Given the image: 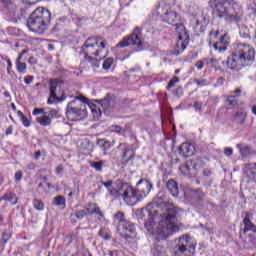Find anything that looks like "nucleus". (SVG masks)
Masks as SVG:
<instances>
[{
  "label": "nucleus",
  "instance_id": "f257e3e1",
  "mask_svg": "<svg viewBox=\"0 0 256 256\" xmlns=\"http://www.w3.org/2000/svg\"><path fill=\"white\" fill-rule=\"evenodd\" d=\"M181 209L175 206L167 195L158 193L152 203L141 210L142 219L145 222V229L151 233L156 241H165L179 231L177 213Z\"/></svg>",
  "mask_w": 256,
  "mask_h": 256
},
{
  "label": "nucleus",
  "instance_id": "f03ea898",
  "mask_svg": "<svg viewBox=\"0 0 256 256\" xmlns=\"http://www.w3.org/2000/svg\"><path fill=\"white\" fill-rule=\"evenodd\" d=\"M213 17L226 23H239L243 19V7L235 0H210Z\"/></svg>",
  "mask_w": 256,
  "mask_h": 256
},
{
  "label": "nucleus",
  "instance_id": "7ed1b4c3",
  "mask_svg": "<svg viewBox=\"0 0 256 256\" xmlns=\"http://www.w3.org/2000/svg\"><path fill=\"white\" fill-rule=\"evenodd\" d=\"M51 23V12L45 8H37L27 19V27L33 33L43 34Z\"/></svg>",
  "mask_w": 256,
  "mask_h": 256
},
{
  "label": "nucleus",
  "instance_id": "20e7f679",
  "mask_svg": "<svg viewBox=\"0 0 256 256\" xmlns=\"http://www.w3.org/2000/svg\"><path fill=\"white\" fill-rule=\"evenodd\" d=\"M87 99L84 96H76L74 100L68 103L66 108V116L69 121H81L87 117Z\"/></svg>",
  "mask_w": 256,
  "mask_h": 256
},
{
  "label": "nucleus",
  "instance_id": "39448f33",
  "mask_svg": "<svg viewBox=\"0 0 256 256\" xmlns=\"http://www.w3.org/2000/svg\"><path fill=\"white\" fill-rule=\"evenodd\" d=\"M114 225H117V231L124 233L126 239H135L137 237L135 224L127 220L125 213L118 211L114 214Z\"/></svg>",
  "mask_w": 256,
  "mask_h": 256
},
{
  "label": "nucleus",
  "instance_id": "423d86ee",
  "mask_svg": "<svg viewBox=\"0 0 256 256\" xmlns=\"http://www.w3.org/2000/svg\"><path fill=\"white\" fill-rule=\"evenodd\" d=\"M117 47H133L134 51H145V40L139 27L135 28L131 35L126 36L120 41Z\"/></svg>",
  "mask_w": 256,
  "mask_h": 256
},
{
  "label": "nucleus",
  "instance_id": "0eeeda50",
  "mask_svg": "<svg viewBox=\"0 0 256 256\" xmlns=\"http://www.w3.org/2000/svg\"><path fill=\"white\" fill-rule=\"evenodd\" d=\"M117 197L123 199L126 205H137L141 200L139 196V190L131 187L127 183H122L121 186L118 188V191H115Z\"/></svg>",
  "mask_w": 256,
  "mask_h": 256
},
{
  "label": "nucleus",
  "instance_id": "6e6552de",
  "mask_svg": "<svg viewBox=\"0 0 256 256\" xmlns=\"http://www.w3.org/2000/svg\"><path fill=\"white\" fill-rule=\"evenodd\" d=\"M205 161H207V158L196 157L195 159H189L179 167V170L185 177H197L199 169L205 167Z\"/></svg>",
  "mask_w": 256,
  "mask_h": 256
},
{
  "label": "nucleus",
  "instance_id": "1a4fd4ad",
  "mask_svg": "<svg viewBox=\"0 0 256 256\" xmlns=\"http://www.w3.org/2000/svg\"><path fill=\"white\" fill-rule=\"evenodd\" d=\"M174 256H192L195 254V245L191 242V237L181 236L173 248Z\"/></svg>",
  "mask_w": 256,
  "mask_h": 256
},
{
  "label": "nucleus",
  "instance_id": "9d476101",
  "mask_svg": "<svg viewBox=\"0 0 256 256\" xmlns=\"http://www.w3.org/2000/svg\"><path fill=\"white\" fill-rule=\"evenodd\" d=\"M85 59L91 57L90 55H95V57H99L105 51V41H101V38H88L84 46L82 47Z\"/></svg>",
  "mask_w": 256,
  "mask_h": 256
},
{
  "label": "nucleus",
  "instance_id": "9b49d317",
  "mask_svg": "<svg viewBox=\"0 0 256 256\" xmlns=\"http://www.w3.org/2000/svg\"><path fill=\"white\" fill-rule=\"evenodd\" d=\"M234 51L236 52V55L239 57L244 67H247L249 63H253V61H255V48L249 44H237Z\"/></svg>",
  "mask_w": 256,
  "mask_h": 256
},
{
  "label": "nucleus",
  "instance_id": "f8f14e48",
  "mask_svg": "<svg viewBox=\"0 0 256 256\" xmlns=\"http://www.w3.org/2000/svg\"><path fill=\"white\" fill-rule=\"evenodd\" d=\"M50 96L48 99V105H53V103H61V101H65L67 96L63 94L59 97V93H61V82L58 80H50L49 83Z\"/></svg>",
  "mask_w": 256,
  "mask_h": 256
},
{
  "label": "nucleus",
  "instance_id": "ddd939ff",
  "mask_svg": "<svg viewBox=\"0 0 256 256\" xmlns=\"http://www.w3.org/2000/svg\"><path fill=\"white\" fill-rule=\"evenodd\" d=\"M160 11H161V19L164 21V23H168L169 25H173L177 19H179V16L177 15V12L173 11L171 9V5L166 4L160 5Z\"/></svg>",
  "mask_w": 256,
  "mask_h": 256
},
{
  "label": "nucleus",
  "instance_id": "4468645a",
  "mask_svg": "<svg viewBox=\"0 0 256 256\" xmlns=\"http://www.w3.org/2000/svg\"><path fill=\"white\" fill-rule=\"evenodd\" d=\"M223 65H226L228 69H231L232 71H239L241 67H245L237 53L233 52L231 56L228 57L226 63L223 62Z\"/></svg>",
  "mask_w": 256,
  "mask_h": 256
},
{
  "label": "nucleus",
  "instance_id": "2eb2a0df",
  "mask_svg": "<svg viewBox=\"0 0 256 256\" xmlns=\"http://www.w3.org/2000/svg\"><path fill=\"white\" fill-rule=\"evenodd\" d=\"M137 187H138L137 191H138L139 197L143 201L145 197H147V195L151 193V189H153V184H151L149 180L141 179L137 183Z\"/></svg>",
  "mask_w": 256,
  "mask_h": 256
},
{
  "label": "nucleus",
  "instance_id": "dca6fc26",
  "mask_svg": "<svg viewBox=\"0 0 256 256\" xmlns=\"http://www.w3.org/2000/svg\"><path fill=\"white\" fill-rule=\"evenodd\" d=\"M179 153L182 157H192L195 155V146L191 143H183L179 147Z\"/></svg>",
  "mask_w": 256,
  "mask_h": 256
},
{
  "label": "nucleus",
  "instance_id": "f3484780",
  "mask_svg": "<svg viewBox=\"0 0 256 256\" xmlns=\"http://www.w3.org/2000/svg\"><path fill=\"white\" fill-rule=\"evenodd\" d=\"M86 211H88V215H98V220L102 221L105 217V214L103 211H101V208L97 206L96 203H88V206L86 207Z\"/></svg>",
  "mask_w": 256,
  "mask_h": 256
},
{
  "label": "nucleus",
  "instance_id": "a211bd4d",
  "mask_svg": "<svg viewBox=\"0 0 256 256\" xmlns=\"http://www.w3.org/2000/svg\"><path fill=\"white\" fill-rule=\"evenodd\" d=\"M244 178L248 179V183H256V163L249 164L244 171Z\"/></svg>",
  "mask_w": 256,
  "mask_h": 256
},
{
  "label": "nucleus",
  "instance_id": "6ab92c4d",
  "mask_svg": "<svg viewBox=\"0 0 256 256\" xmlns=\"http://www.w3.org/2000/svg\"><path fill=\"white\" fill-rule=\"evenodd\" d=\"M189 197L192 199V201H198V203H201L203 202V199H205V193H203V191L200 189L190 190L185 193V198L189 199Z\"/></svg>",
  "mask_w": 256,
  "mask_h": 256
},
{
  "label": "nucleus",
  "instance_id": "aec40b11",
  "mask_svg": "<svg viewBox=\"0 0 256 256\" xmlns=\"http://www.w3.org/2000/svg\"><path fill=\"white\" fill-rule=\"evenodd\" d=\"M166 187L172 197H179V186L177 185V182L175 180H168V182L166 183Z\"/></svg>",
  "mask_w": 256,
  "mask_h": 256
},
{
  "label": "nucleus",
  "instance_id": "412c9836",
  "mask_svg": "<svg viewBox=\"0 0 256 256\" xmlns=\"http://www.w3.org/2000/svg\"><path fill=\"white\" fill-rule=\"evenodd\" d=\"M176 32L178 33V39H180V41H189V34H187V30L182 23L176 24Z\"/></svg>",
  "mask_w": 256,
  "mask_h": 256
},
{
  "label": "nucleus",
  "instance_id": "4be33fe9",
  "mask_svg": "<svg viewBox=\"0 0 256 256\" xmlns=\"http://www.w3.org/2000/svg\"><path fill=\"white\" fill-rule=\"evenodd\" d=\"M0 3H2L3 7L8 9L9 13H11L13 17L17 15V5H15L11 0H0Z\"/></svg>",
  "mask_w": 256,
  "mask_h": 256
},
{
  "label": "nucleus",
  "instance_id": "5701e85b",
  "mask_svg": "<svg viewBox=\"0 0 256 256\" xmlns=\"http://www.w3.org/2000/svg\"><path fill=\"white\" fill-rule=\"evenodd\" d=\"M132 159H135V151L133 148H126L125 152L122 155V163L123 165H127L129 161H132Z\"/></svg>",
  "mask_w": 256,
  "mask_h": 256
},
{
  "label": "nucleus",
  "instance_id": "b1692460",
  "mask_svg": "<svg viewBox=\"0 0 256 256\" xmlns=\"http://www.w3.org/2000/svg\"><path fill=\"white\" fill-rule=\"evenodd\" d=\"M189 40H181L178 39L176 46L174 48V55H181V53H183V51H185V49L187 48V43Z\"/></svg>",
  "mask_w": 256,
  "mask_h": 256
},
{
  "label": "nucleus",
  "instance_id": "393cba45",
  "mask_svg": "<svg viewBox=\"0 0 256 256\" xmlns=\"http://www.w3.org/2000/svg\"><path fill=\"white\" fill-rule=\"evenodd\" d=\"M237 149L240 151L241 157L245 159V157H249L251 155V147L245 144H237Z\"/></svg>",
  "mask_w": 256,
  "mask_h": 256
},
{
  "label": "nucleus",
  "instance_id": "a878e982",
  "mask_svg": "<svg viewBox=\"0 0 256 256\" xmlns=\"http://www.w3.org/2000/svg\"><path fill=\"white\" fill-rule=\"evenodd\" d=\"M105 57H107V53L100 54V57L96 59L91 58V56H88L86 59L88 63L91 65V67L99 69V61H102V59H105Z\"/></svg>",
  "mask_w": 256,
  "mask_h": 256
},
{
  "label": "nucleus",
  "instance_id": "bb28decb",
  "mask_svg": "<svg viewBox=\"0 0 256 256\" xmlns=\"http://www.w3.org/2000/svg\"><path fill=\"white\" fill-rule=\"evenodd\" d=\"M36 121L42 125V127H49V125H51V118H49L47 112H44L42 117H37Z\"/></svg>",
  "mask_w": 256,
  "mask_h": 256
},
{
  "label": "nucleus",
  "instance_id": "cd10ccee",
  "mask_svg": "<svg viewBox=\"0 0 256 256\" xmlns=\"http://www.w3.org/2000/svg\"><path fill=\"white\" fill-rule=\"evenodd\" d=\"M97 145L103 149V151H109L111 149V142L106 139H98Z\"/></svg>",
  "mask_w": 256,
  "mask_h": 256
},
{
  "label": "nucleus",
  "instance_id": "c85d7f7f",
  "mask_svg": "<svg viewBox=\"0 0 256 256\" xmlns=\"http://www.w3.org/2000/svg\"><path fill=\"white\" fill-rule=\"evenodd\" d=\"M65 203H66L65 197L56 196L53 199L52 205H55L56 207H65Z\"/></svg>",
  "mask_w": 256,
  "mask_h": 256
},
{
  "label": "nucleus",
  "instance_id": "c756f323",
  "mask_svg": "<svg viewBox=\"0 0 256 256\" xmlns=\"http://www.w3.org/2000/svg\"><path fill=\"white\" fill-rule=\"evenodd\" d=\"M103 165H104L103 161L90 162V167H92V169H95V171H98L99 173H101V171H103Z\"/></svg>",
  "mask_w": 256,
  "mask_h": 256
},
{
  "label": "nucleus",
  "instance_id": "7c9ffc66",
  "mask_svg": "<svg viewBox=\"0 0 256 256\" xmlns=\"http://www.w3.org/2000/svg\"><path fill=\"white\" fill-rule=\"evenodd\" d=\"M18 117L20 118V121H22L24 127H30L31 122L29 121V119L25 116V114H23V112H21V110H19L17 112Z\"/></svg>",
  "mask_w": 256,
  "mask_h": 256
},
{
  "label": "nucleus",
  "instance_id": "2f4dec72",
  "mask_svg": "<svg viewBox=\"0 0 256 256\" xmlns=\"http://www.w3.org/2000/svg\"><path fill=\"white\" fill-rule=\"evenodd\" d=\"M33 207L34 209H36V211H43L45 209V204L43 203V201L39 199H34Z\"/></svg>",
  "mask_w": 256,
  "mask_h": 256
},
{
  "label": "nucleus",
  "instance_id": "473e14b6",
  "mask_svg": "<svg viewBox=\"0 0 256 256\" xmlns=\"http://www.w3.org/2000/svg\"><path fill=\"white\" fill-rule=\"evenodd\" d=\"M18 73H27V64L25 62H15Z\"/></svg>",
  "mask_w": 256,
  "mask_h": 256
},
{
  "label": "nucleus",
  "instance_id": "72a5a7b5",
  "mask_svg": "<svg viewBox=\"0 0 256 256\" xmlns=\"http://www.w3.org/2000/svg\"><path fill=\"white\" fill-rule=\"evenodd\" d=\"M87 215H89V210H87V208H84L82 210H78L75 213V217L78 219H85V217H87Z\"/></svg>",
  "mask_w": 256,
  "mask_h": 256
},
{
  "label": "nucleus",
  "instance_id": "f704fd0d",
  "mask_svg": "<svg viewBox=\"0 0 256 256\" xmlns=\"http://www.w3.org/2000/svg\"><path fill=\"white\" fill-rule=\"evenodd\" d=\"M244 223V233H247L251 231V227L253 226V222H251V219H249L247 216L243 219Z\"/></svg>",
  "mask_w": 256,
  "mask_h": 256
},
{
  "label": "nucleus",
  "instance_id": "c9c22d12",
  "mask_svg": "<svg viewBox=\"0 0 256 256\" xmlns=\"http://www.w3.org/2000/svg\"><path fill=\"white\" fill-rule=\"evenodd\" d=\"M213 48L215 49V51H218V53H225V51H227V46L221 43H214Z\"/></svg>",
  "mask_w": 256,
  "mask_h": 256
},
{
  "label": "nucleus",
  "instance_id": "e433bc0d",
  "mask_svg": "<svg viewBox=\"0 0 256 256\" xmlns=\"http://www.w3.org/2000/svg\"><path fill=\"white\" fill-rule=\"evenodd\" d=\"M5 201H9L12 205H17V196L15 194H8L3 197Z\"/></svg>",
  "mask_w": 256,
  "mask_h": 256
},
{
  "label": "nucleus",
  "instance_id": "4c0bfd02",
  "mask_svg": "<svg viewBox=\"0 0 256 256\" xmlns=\"http://www.w3.org/2000/svg\"><path fill=\"white\" fill-rule=\"evenodd\" d=\"M226 103L229 105V107H236L237 98H235L233 95L227 96Z\"/></svg>",
  "mask_w": 256,
  "mask_h": 256
},
{
  "label": "nucleus",
  "instance_id": "58836bf2",
  "mask_svg": "<svg viewBox=\"0 0 256 256\" xmlns=\"http://www.w3.org/2000/svg\"><path fill=\"white\" fill-rule=\"evenodd\" d=\"M240 36L243 37V39H249L251 37V34L249 33V28L244 26L240 29Z\"/></svg>",
  "mask_w": 256,
  "mask_h": 256
},
{
  "label": "nucleus",
  "instance_id": "ea45409f",
  "mask_svg": "<svg viewBox=\"0 0 256 256\" xmlns=\"http://www.w3.org/2000/svg\"><path fill=\"white\" fill-rule=\"evenodd\" d=\"M110 131L112 133H120V135H122V133H125V129H123V127H121L119 125L110 126Z\"/></svg>",
  "mask_w": 256,
  "mask_h": 256
},
{
  "label": "nucleus",
  "instance_id": "a19ab883",
  "mask_svg": "<svg viewBox=\"0 0 256 256\" xmlns=\"http://www.w3.org/2000/svg\"><path fill=\"white\" fill-rule=\"evenodd\" d=\"M91 112L94 116V119H99L101 117V108H97V106L90 107Z\"/></svg>",
  "mask_w": 256,
  "mask_h": 256
},
{
  "label": "nucleus",
  "instance_id": "79ce46f5",
  "mask_svg": "<svg viewBox=\"0 0 256 256\" xmlns=\"http://www.w3.org/2000/svg\"><path fill=\"white\" fill-rule=\"evenodd\" d=\"M113 65V58H108L103 62V69H105V71H109V69H111V66Z\"/></svg>",
  "mask_w": 256,
  "mask_h": 256
},
{
  "label": "nucleus",
  "instance_id": "37998d69",
  "mask_svg": "<svg viewBox=\"0 0 256 256\" xmlns=\"http://www.w3.org/2000/svg\"><path fill=\"white\" fill-rule=\"evenodd\" d=\"M176 83H179V77L174 76V77L168 82L167 89H171V88L175 87Z\"/></svg>",
  "mask_w": 256,
  "mask_h": 256
},
{
  "label": "nucleus",
  "instance_id": "c03bdc74",
  "mask_svg": "<svg viewBox=\"0 0 256 256\" xmlns=\"http://www.w3.org/2000/svg\"><path fill=\"white\" fill-rule=\"evenodd\" d=\"M47 115L51 121L52 119H57V117L59 116V111H57L56 109H52L49 111V113H47Z\"/></svg>",
  "mask_w": 256,
  "mask_h": 256
},
{
  "label": "nucleus",
  "instance_id": "a18cd8bd",
  "mask_svg": "<svg viewBox=\"0 0 256 256\" xmlns=\"http://www.w3.org/2000/svg\"><path fill=\"white\" fill-rule=\"evenodd\" d=\"M216 43H220L221 45H229V36H227V34H224L223 36H221L220 41L216 42Z\"/></svg>",
  "mask_w": 256,
  "mask_h": 256
},
{
  "label": "nucleus",
  "instance_id": "49530a36",
  "mask_svg": "<svg viewBox=\"0 0 256 256\" xmlns=\"http://www.w3.org/2000/svg\"><path fill=\"white\" fill-rule=\"evenodd\" d=\"M194 83H196V85H198V87H205V86L209 85V82H207V80H205V79H202V80L196 79V80H194Z\"/></svg>",
  "mask_w": 256,
  "mask_h": 256
},
{
  "label": "nucleus",
  "instance_id": "de8ad7c7",
  "mask_svg": "<svg viewBox=\"0 0 256 256\" xmlns=\"http://www.w3.org/2000/svg\"><path fill=\"white\" fill-rule=\"evenodd\" d=\"M205 65H217V59L215 58H204Z\"/></svg>",
  "mask_w": 256,
  "mask_h": 256
},
{
  "label": "nucleus",
  "instance_id": "09e8293b",
  "mask_svg": "<svg viewBox=\"0 0 256 256\" xmlns=\"http://www.w3.org/2000/svg\"><path fill=\"white\" fill-rule=\"evenodd\" d=\"M202 175L205 177V179H209V177L213 175V171H211L209 168H205L202 172Z\"/></svg>",
  "mask_w": 256,
  "mask_h": 256
},
{
  "label": "nucleus",
  "instance_id": "8fccbe9b",
  "mask_svg": "<svg viewBox=\"0 0 256 256\" xmlns=\"http://www.w3.org/2000/svg\"><path fill=\"white\" fill-rule=\"evenodd\" d=\"M196 69L198 70V71H201V69H203V67H205V60H200V61H198V62H196Z\"/></svg>",
  "mask_w": 256,
  "mask_h": 256
},
{
  "label": "nucleus",
  "instance_id": "3c124183",
  "mask_svg": "<svg viewBox=\"0 0 256 256\" xmlns=\"http://www.w3.org/2000/svg\"><path fill=\"white\" fill-rule=\"evenodd\" d=\"M101 185H103V187H106V189H108V191L111 189V187H113V180H110L108 182H100Z\"/></svg>",
  "mask_w": 256,
  "mask_h": 256
},
{
  "label": "nucleus",
  "instance_id": "603ef678",
  "mask_svg": "<svg viewBox=\"0 0 256 256\" xmlns=\"http://www.w3.org/2000/svg\"><path fill=\"white\" fill-rule=\"evenodd\" d=\"M34 79H35V77H33V76H26L24 78V82H25L26 85H31V83H33Z\"/></svg>",
  "mask_w": 256,
  "mask_h": 256
},
{
  "label": "nucleus",
  "instance_id": "864d4df0",
  "mask_svg": "<svg viewBox=\"0 0 256 256\" xmlns=\"http://www.w3.org/2000/svg\"><path fill=\"white\" fill-rule=\"evenodd\" d=\"M201 107H203V104L201 102H195L194 103V109L195 111H197L198 113H201Z\"/></svg>",
  "mask_w": 256,
  "mask_h": 256
},
{
  "label": "nucleus",
  "instance_id": "5fc2aeb1",
  "mask_svg": "<svg viewBox=\"0 0 256 256\" xmlns=\"http://www.w3.org/2000/svg\"><path fill=\"white\" fill-rule=\"evenodd\" d=\"M224 155L231 157V155H233V148H224Z\"/></svg>",
  "mask_w": 256,
  "mask_h": 256
},
{
  "label": "nucleus",
  "instance_id": "6e6d98bb",
  "mask_svg": "<svg viewBox=\"0 0 256 256\" xmlns=\"http://www.w3.org/2000/svg\"><path fill=\"white\" fill-rule=\"evenodd\" d=\"M41 113H45V110L43 108H35L32 112L33 115H41Z\"/></svg>",
  "mask_w": 256,
  "mask_h": 256
},
{
  "label": "nucleus",
  "instance_id": "4d7b16f0",
  "mask_svg": "<svg viewBox=\"0 0 256 256\" xmlns=\"http://www.w3.org/2000/svg\"><path fill=\"white\" fill-rule=\"evenodd\" d=\"M224 83H225V78L220 77V78L217 79L215 87H221V85H223Z\"/></svg>",
  "mask_w": 256,
  "mask_h": 256
},
{
  "label": "nucleus",
  "instance_id": "13d9d810",
  "mask_svg": "<svg viewBox=\"0 0 256 256\" xmlns=\"http://www.w3.org/2000/svg\"><path fill=\"white\" fill-rule=\"evenodd\" d=\"M209 35H210V39H217V37L219 35V31L212 30Z\"/></svg>",
  "mask_w": 256,
  "mask_h": 256
},
{
  "label": "nucleus",
  "instance_id": "bf43d9fd",
  "mask_svg": "<svg viewBox=\"0 0 256 256\" xmlns=\"http://www.w3.org/2000/svg\"><path fill=\"white\" fill-rule=\"evenodd\" d=\"M11 237V235L7 232H3L2 234V240L4 241V243H7V241H9V238Z\"/></svg>",
  "mask_w": 256,
  "mask_h": 256
},
{
  "label": "nucleus",
  "instance_id": "052dcab7",
  "mask_svg": "<svg viewBox=\"0 0 256 256\" xmlns=\"http://www.w3.org/2000/svg\"><path fill=\"white\" fill-rule=\"evenodd\" d=\"M22 1L26 5H35L36 3H39L40 0H22Z\"/></svg>",
  "mask_w": 256,
  "mask_h": 256
},
{
  "label": "nucleus",
  "instance_id": "680f3d73",
  "mask_svg": "<svg viewBox=\"0 0 256 256\" xmlns=\"http://www.w3.org/2000/svg\"><path fill=\"white\" fill-rule=\"evenodd\" d=\"M7 63H8L7 73L8 75H11V69L13 68V63H11V59H7Z\"/></svg>",
  "mask_w": 256,
  "mask_h": 256
},
{
  "label": "nucleus",
  "instance_id": "e2e57ef3",
  "mask_svg": "<svg viewBox=\"0 0 256 256\" xmlns=\"http://www.w3.org/2000/svg\"><path fill=\"white\" fill-rule=\"evenodd\" d=\"M21 179H23V172L18 171L15 173V180L16 181H21Z\"/></svg>",
  "mask_w": 256,
  "mask_h": 256
},
{
  "label": "nucleus",
  "instance_id": "0e129e2a",
  "mask_svg": "<svg viewBox=\"0 0 256 256\" xmlns=\"http://www.w3.org/2000/svg\"><path fill=\"white\" fill-rule=\"evenodd\" d=\"M106 233H107V228H101L98 232V235H99V237H102V239H103V237L105 236Z\"/></svg>",
  "mask_w": 256,
  "mask_h": 256
},
{
  "label": "nucleus",
  "instance_id": "69168bd1",
  "mask_svg": "<svg viewBox=\"0 0 256 256\" xmlns=\"http://www.w3.org/2000/svg\"><path fill=\"white\" fill-rule=\"evenodd\" d=\"M100 105H102L104 109H107V105H109V100L108 99L100 100Z\"/></svg>",
  "mask_w": 256,
  "mask_h": 256
},
{
  "label": "nucleus",
  "instance_id": "338daca9",
  "mask_svg": "<svg viewBox=\"0 0 256 256\" xmlns=\"http://www.w3.org/2000/svg\"><path fill=\"white\" fill-rule=\"evenodd\" d=\"M104 255L105 256H115V252H113L111 250H106V251H104Z\"/></svg>",
  "mask_w": 256,
  "mask_h": 256
},
{
  "label": "nucleus",
  "instance_id": "774afa93",
  "mask_svg": "<svg viewBox=\"0 0 256 256\" xmlns=\"http://www.w3.org/2000/svg\"><path fill=\"white\" fill-rule=\"evenodd\" d=\"M60 173H63V166L61 165L56 168V174L60 175Z\"/></svg>",
  "mask_w": 256,
  "mask_h": 256
}]
</instances>
